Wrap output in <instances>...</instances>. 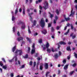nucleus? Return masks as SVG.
I'll use <instances>...</instances> for the list:
<instances>
[{
    "instance_id": "nucleus-45",
    "label": "nucleus",
    "mask_w": 77,
    "mask_h": 77,
    "mask_svg": "<svg viewBox=\"0 0 77 77\" xmlns=\"http://www.w3.org/2000/svg\"><path fill=\"white\" fill-rule=\"evenodd\" d=\"M60 45H59V44H58L57 48H58L59 50L60 49Z\"/></svg>"
},
{
    "instance_id": "nucleus-27",
    "label": "nucleus",
    "mask_w": 77,
    "mask_h": 77,
    "mask_svg": "<svg viewBox=\"0 0 77 77\" xmlns=\"http://www.w3.org/2000/svg\"><path fill=\"white\" fill-rule=\"evenodd\" d=\"M56 13L57 14V15L59 14V11H58V9H57L56 10Z\"/></svg>"
},
{
    "instance_id": "nucleus-61",
    "label": "nucleus",
    "mask_w": 77,
    "mask_h": 77,
    "mask_svg": "<svg viewBox=\"0 0 77 77\" xmlns=\"http://www.w3.org/2000/svg\"><path fill=\"white\" fill-rule=\"evenodd\" d=\"M17 35L18 36H20V32H18L17 33Z\"/></svg>"
},
{
    "instance_id": "nucleus-59",
    "label": "nucleus",
    "mask_w": 77,
    "mask_h": 77,
    "mask_svg": "<svg viewBox=\"0 0 77 77\" xmlns=\"http://www.w3.org/2000/svg\"><path fill=\"white\" fill-rule=\"evenodd\" d=\"M38 35V33L36 32L35 34H34V36H37V35Z\"/></svg>"
},
{
    "instance_id": "nucleus-31",
    "label": "nucleus",
    "mask_w": 77,
    "mask_h": 77,
    "mask_svg": "<svg viewBox=\"0 0 77 77\" xmlns=\"http://www.w3.org/2000/svg\"><path fill=\"white\" fill-rule=\"evenodd\" d=\"M70 26H71V29L72 30H73V29H74V26H73L72 24H70Z\"/></svg>"
},
{
    "instance_id": "nucleus-55",
    "label": "nucleus",
    "mask_w": 77,
    "mask_h": 77,
    "mask_svg": "<svg viewBox=\"0 0 77 77\" xmlns=\"http://www.w3.org/2000/svg\"><path fill=\"white\" fill-rule=\"evenodd\" d=\"M29 2V0H25V3L27 4Z\"/></svg>"
},
{
    "instance_id": "nucleus-44",
    "label": "nucleus",
    "mask_w": 77,
    "mask_h": 77,
    "mask_svg": "<svg viewBox=\"0 0 77 77\" xmlns=\"http://www.w3.org/2000/svg\"><path fill=\"white\" fill-rule=\"evenodd\" d=\"M74 56H75V57L77 58V54L75 53V52L74 53Z\"/></svg>"
},
{
    "instance_id": "nucleus-40",
    "label": "nucleus",
    "mask_w": 77,
    "mask_h": 77,
    "mask_svg": "<svg viewBox=\"0 0 77 77\" xmlns=\"http://www.w3.org/2000/svg\"><path fill=\"white\" fill-rule=\"evenodd\" d=\"M32 49H35V44H34V43H33Z\"/></svg>"
},
{
    "instance_id": "nucleus-14",
    "label": "nucleus",
    "mask_w": 77,
    "mask_h": 77,
    "mask_svg": "<svg viewBox=\"0 0 77 77\" xmlns=\"http://www.w3.org/2000/svg\"><path fill=\"white\" fill-rule=\"evenodd\" d=\"M16 48H17V46H16L14 47L12 49L13 52H14V51H15V50H16Z\"/></svg>"
},
{
    "instance_id": "nucleus-3",
    "label": "nucleus",
    "mask_w": 77,
    "mask_h": 77,
    "mask_svg": "<svg viewBox=\"0 0 77 77\" xmlns=\"http://www.w3.org/2000/svg\"><path fill=\"white\" fill-rule=\"evenodd\" d=\"M44 5H45L43 6V8L45 10H46V9H48V3L47 2L45 1L44 3Z\"/></svg>"
},
{
    "instance_id": "nucleus-38",
    "label": "nucleus",
    "mask_w": 77,
    "mask_h": 77,
    "mask_svg": "<svg viewBox=\"0 0 77 77\" xmlns=\"http://www.w3.org/2000/svg\"><path fill=\"white\" fill-rule=\"evenodd\" d=\"M50 73V72H46V77H47V76H48V74Z\"/></svg>"
},
{
    "instance_id": "nucleus-2",
    "label": "nucleus",
    "mask_w": 77,
    "mask_h": 77,
    "mask_svg": "<svg viewBox=\"0 0 77 77\" xmlns=\"http://www.w3.org/2000/svg\"><path fill=\"white\" fill-rule=\"evenodd\" d=\"M49 46H50V45H49V43L48 42L47 43L46 45V47L47 48V52H48L49 53H50L51 52V49L48 48Z\"/></svg>"
},
{
    "instance_id": "nucleus-15",
    "label": "nucleus",
    "mask_w": 77,
    "mask_h": 77,
    "mask_svg": "<svg viewBox=\"0 0 77 77\" xmlns=\"http://www.w3.org/2000/svg\"><path fill=\"white\" fill-rule=\"evenodd\" d=\"M45 47H46V45H43L42 46V47H43V51H45L46 49V48Z\"/></svg>"
},
{
    "instance_id": "nucleus-48",
    "label": "nucleus",
    "mask_w": 77,
    "mask_h": 77,
    "mask_svg": "<svg viewBox=\"0 0 77 77\" xmlns=\"http://www.w3.org/2000/svg\"><path fill=\"white\" fill-rule=\"evenodd\" d=\"M72 66L73 67H75V66H76V63H74V64H73L72 65Z\"/></svg>"
},
{
    "instance_id": "nucleus-18",
    "label": "nucleus",
    "mask_w": 77,
    "mask_h": 77,
    "mask_svg": "<svg viewBox=\"0 0 77 77\" xmlns=\"http://www.w3.org/2000/svg\"><path fill=\"white\" fill-rule=\"evenodd\" d=\"M58 56L59 55L57 54H55L54 55V57H55V59H57V58H58Z\"/></svg>"
},
{
    "instance_id": "nucleus-52",
    "label": "nucleus",
    "mask_w": 77,
    "mask_h": 77,
    "mask_svg": "<svg viewBox=\"0 0 77 77\" xmlns=\"http://www.w3.org/2000/svg\"><path fill=\"white\" fill-rule=\"evenodd\" d=\"M27 39L28 41H29V42H30V38L28 37L26 38Z\"/></svg>"
},
{
    "instance_id": "nucleus-28",
    "label": "nucleus",
    "mask_w": 77,
    "mask_h": 77,
    "mask_svg": "<svg viewBox=\"0 0 77 77\" xmlns=\"http://www.w3.org/2000/svg\"><path fill=\"white\" fill-rule=\"evenodd\" d=\"M65 20H66V21H69V20H70V18H69V17H68L67 18L65 17Z\"/></svg>"
},
{
    "instance_id": "nucleus-7",
    "label": "nucleus",
    "mask_w": 77,
    "mask_h": 77,
    "mask_svg": "<svg viewBox=\"0 0 77 77\" xmlns=\"http://www.w3.org/2000/svg\"><path fill=\"white\" fill-rule=\"evenodd\" d=\"M59 43L60 44V45H66V43L65 42H64L63 41L60 42H59Z\"/></svg>"
},
{
    "instance_id": "nucleus-17",
    "label": "nucleus",
    "mask_w": 77,
    "mask_h": 77,
    "mask_svg": "<svg viewBox=\"0 0 77 77\" xmlns=\"http://www.w3.org/2000/svg\"><path fill=\"white\" fill-rule=\"evenodd\" d=\"M54 31H55V30H54V28H53V27H51V32H54Z\"/></svg>"
},
{
    "instance_id": "nucleus-10",
    "label": "nucleus",
    "mask_w": 77,
    "mask_h": 77,
    "mask_svg": "<svg viewBox=\"0 0 77 77\" xmlns=\"http://www.w3.org/2000/svg\"><path fill=\"white\" fill-rule=\"evenodd\" d=\"M42 32L43 34H44V35H46V34L47 33V31L46 29H43V31H42Z\"/></svg>"
},
{
    "instance_id": "nucleus-6",
    "label": "nucleus",
    "mask_w": 77,
    "mask_h": 77,
    "mask_svg": "<svg viewBox=\"0 0 77 77\" xmlns=\"http://www.w3.org/2000/svg\"><path fill=\"white\" fill-rule=\"evenodd\" d=\"M33 14V13L32 12L30 14H29V16L30 17V20L31 23H33V18L32 17V15Z\"/></svg>"
},
{
    "instance_id": "nucleus-60",
    "label": "nucleus",
    "mask_w": 77,
    "mask_h": 77,
    "mask_svg": "<svg viewBox=\"0 0 77 77\" xmlns=\"http://www.w3.org/2000/svg\"><path fill=\"white\" fill-rule=\"evenodd\" d=\"M51 37L52 38H53V39H54V35H52Z\"/></svg>"
},
{
    "instance_id": "nucleus-24",
    "label": "nucleus",
    "mask_w": 77,
    "mask_h": 77,
    "mask_svg": "<svg viewBox=\"0 0 77 77\" xmlns=\"http://www.w3.org/2000/svg\"><path fill=\"white\" fill-rule=\"evenodd\" d=\"M23 57L24 59H26V58H28V54H26L25 56H24Z\"/></svg>"
},
{
    "instance_id": "nucleus-62",
    "label": "nucleus",
    "mask_w": 77,
    "mask_h": 77,
    "mask_svg": "<svg viewBox=\"0 0 77 77\" xmlns=\"http://www.w3.org/2000/svg\"><path fill=\"white\" fill-rule=\"evenodd\" d=\"M60 70H58V74H60Z\"/></svg>"
},
{
    "instance_id": "nucleus-34",
    "label": "nucleus",
    "mask_w": 77,
    "mask_h": 77,
    "mask_svg": "<svg viewBox=\"0 0 77 77\" xmlns=\"http://www.w3.org/2000/svg\"><path fill=\"white\" fill-rule=\"evenodd\" d=\"M29 65H30V66H32V65H33V62L32 61H31L29 62Z\"/></svg>"
},
{
    "instance_id": "nucleus-4",
    "label": "nucleus",
    "mask_w": 77,
    "mask_h": 77,
    "mask_svg": "<svg viewBox=\"0 0 77 77\" xmlns=\"http://www.w3.org/2000/svg\"><path fill=\"white\" fill-rule=\"evenodd\" d=\"M22 24V25L21 27L22 30H23V29H24L26 28L25 23H24L21 21H20V22L18 23V24Z\"/></svg>"
},
{
    "instance_id": "nucleus-36",
    "label": "nucleus",
    "mask_w": 77,
    "mask_h": 77,
    "mask_svg": "<svg viewBox=\"0 0 77 77\" xmlns=\"http://www.w3.org/2000/svg\"><path fill=\"white\" fill-rule=\"evenodd\" d=\"M39 42L40 44H41V43H42V40L41 39H40L39 41Z\"/></svg>"
},
{
    "instance_id": "nucleus-20",
    "label": "nucleus",
    "mask_w": 77,
    "mask_h": 77,
    "mask_svg": "<svg viewBox=\"0 0 77 77\" xmlns=\"http://www.w3.org/2000/svg\"><path fill=\"white\" fill-rule=\"evenodd\" d=\"M17 54H16V56L15 57H14V58H15V62H16V61H17Z\"/></svg>"
},
{
    "instance_id": "nucleus-51",
    "label": "nucleus",
    "mask_w": 77,
    "mask_h": 77,
    "mask_svg": "<svg viewBox=\"0 0 77 77\" xmlns=\"http://www.w3.org/2000/svg\"><path fill=\"white\" fill-rule=\"evenodd\" d=\"M76 37L75 35L73 36H72V39H74V38H75Z\"/></svg>"
},
{
    "instance_id": "nucleus-43",
    "label": "nucleus",
    "mask_w": 77,
    "mask_h": 77,
    "mask_svg": "<svg viewBox=\"0 0 77 77\" xmlns=\"http://www.w3.org/2000/svg\"><path fill=\"white\" fill-rule=\"evenodd\" d=\"M24 67H25V65H22L21 67H20V68H21V69L22 68H24Z\"/></svg>"
},
{
    "instance_id": "nucleus-64",
    "label": "nucleus",
    "mask_w": 77,
    "mask_h": 77,
    "mask_svg": "<svg viewBox=\"0 0 77 77\" xmlns=\"http://www.w3.org/2000/svg\"><path fill=\"white\" fill-rule=\"evenodd\" d=\"M65 20H63V19L61 21V23H62L63 22H65Z\"/></svg>"
},
{
    "instance_id": "nucleus-29",
    "label": "nucleus",
    "mask_w": 77,
    "mask_h": 77,
    "mask_svg": "<svg viewBox=\"0 0 77 77\" xmlns=\"http://www.w3.org/2000/svg\"><path fill=\"white\" fill-rule=\"evenodd\" d=\"M40 70H42V69H43V65H40Z\"/></svg>"
},
{
    "instance_id": "nucleus-35",
    "label": "nucleus",
    "mask_w": 77,
    "mask_h": 77,
    "mask_svg": "<svg viewBox=\"0 0 77 77\" xmlns=\"http://www.w3.org/2000/svg\"><path fill=\"white\" fill-rule=\"evenodd\" d=\"M50 18H52L53 17V14H52L51 13H50Z\"/></svg>"
},
{
    "instance_id": "nucleus-9",
    "label": "nucleus",
    "mask_w": 77,
    "mask_h": 77,
    "mask_svg": "<svg viewBox=\"0 0 77 77\" xmlns=\"http://www.w3.org/2000/svg\"><path fill=\"white\" fill-rule=\"evenodd\" d=\"M68 66H69V64H68L65 66L63 68L64 69H65V70H66V69H68Z\"/></svg>"
},
{
    "instance_id": "nucleus-58",
    "label": "nucleus",
    "mask_w": 77,
    "mask_h": 77,
    "mask_svg": "<svg viewBox=\"0 0 77 77\" xmlns=\"http://www.w3.org/2000/svg\"><path fill=\"white\" fill-rule=\"evenodd\" d=\"M51 51H52V52H54V49H53V48H51Z\"/></svg>"
},
{
    "instance_id": "nucleus-39",
    "label": "nucleus",
    "mask_w": 77,
    "mask_h": 77,
    "mask_svg": "<svg viewBox=\"0 0 77 77\" xmlns=\"http://www.w3.org/2000/svg\"><path fill=\"white\" fill-rule=\"evenodd\" d=\"M36 65V62H34L33 63V66L34 67H35V66Z\"/></svg>"
},
{
    "instance_id": "nucleus-49",
    "label": "nucleus",
    "mask_w": 77,
    "mask_h": 77,
    "mask_svg": "<svg viewBox=\"0 0 77 77\" xmlns=\"http://www.w3.org/2000/svg\"><path fill=\"white\" fill-rule=\"evenodd\" d=\"M60 28V27L59 26H57V30H59V28Z\"/></svg>"
},
{
    "instance_id": "nucleus-37",
    "label": "nucleus",
    "mask_w": 77,
    "mask_h": 77,
    "mask_svg": "<svg viewBox=\"0 0 77 77\" xmlns=\"http://www.w3.org/2000/svg\"><path fill=\"white\" fill-rule=\"evenodd\" d=\"M2 61H3L4 63H6V62L5 60V59L4 58H2Z\"/></svg>"
},
{
    "instance_id": "nucleus-25",
    "label": "nucleus",
    "mask_w": 77,
    "mask_h": 77,
    "mask_svg": "<svg viewBox=\"0 0 77 77\" xmlns=\"http://www.w3.org/2000/svg\"><path fill=\"white\" fill-rule=\"evenodd\" d=\"M74 72V71H72L69 73V75H72L73 74V73Z\"/></svg>"
},
{
    "instance_id": "nucleus-23",
    "label": "nucleus",
    "mask_w": 77,
    "mask_h": 77,
    "mask_svg": "<svg viewBox=\"0 0 77 77\" xmlns=\"http://www.w3.org/2000/svg\"><path fill=\"white\" fill-rule=\"evenodd\" d=\"M69 29H68L67 32L64 33V35H68V33H69Z\"/></svg>"
},
{
    "instance_id": "nucleus-47",
    "label": "nucleus",
    "mask_w": 77,
    "mask_h": 77,
    "mask_svg": "<svg viewBox=\"0 0 77 77\" xmlns=\"http://www.w3.org/2000/svg\"><path fill=\"white\" fill-rule=\"evenodd\" d=\"M51 26V23H48V27H50Z\"/></svg>"
},
{
    "instance_id": "nucleus-5",
    "label": "nucleus",
    "mask_w": 77,
    "mask_h": 77,
    "mask_svg": "<svg viewBox=\"0 0 77 77\" xmlns=\"http://www.w3.org/2000/svg\"><path fill=\"white\" fill-rule=\"evenodd\" d=\"M73 8H72V10L70 12V14L69 15V17H71V16L73 17L74 15L75 14V11H73Z\"/></svg>"
},
{
    "instance_id": "nucleus-50",
    "label": "nucleus",
    "mask_w": 77,
    "mask_h": 77,
    "mask_svg": "<svg viewBox=\"0 0 77 77\" xmlns=\"http://www.w3.org/2000/svg\"><path fill=\"white\" fill-rule=\"evenodd\" d=\"M13 32H15V28L14 27L13 28Z\"/></svg>"
},
{
    "instance_id": "nucleus-53",
    "label": "nucleus",
    "mask_w": 77,
    "mask_h": 77,
    "mask_svg": "<svg viewBox=\"0 0 77 77\" xmlns=\"http://www.w3.org/2000/svg\"><path fill=\"white\" fill-rule=\"evenodd\" d=\"M39 8L40 9H41V10H42V6H41L40 5L39 6Z\"/></svg>"
},
{
    "instance_id": "nucleus-13",
    "label": "nucleus",
    "mask_w": 77,
    "mask_h": 77,
    "mask_svg": "<svg viewBox=\"0 0 77 77\" xmlns=\"http://www.w3.org/2000/svg\"><path fill=\"white\" fill-rule=\"evenodd\" d=\"M33 24V25H32V27H33L34 26H36V21L35 20H34Z\"/></svg>"
},
{
    "instance_id": "nucleus-54",
    "label": "nucleus",
    "mask_w": 77,
    "mask_h": 77,
    "mask_svg": "<svg viewBox=\"0 0 77 77\" xmlns=\"http://www.w3.org/2000/svg\"><path fill=\"white\" fill-rule=\"evenodd\" d=\"M20 51V50H17L16 51V52H15V53H16V54H17L18 53V52H19Z\"/></svg>"
},
{
    "instance_id": "nucleus-22",
    "label": "nucleus",
    "mask_w": 77,
    "mask_h": 77,
    "mask_svg": "<svg viewBox=\"0 0 77 77\" xmlns=\"http://www.w3.org/2000/svg\"><path fill=\"white\" fill-rule=\"evenodd\" d=\"M3 68L4 69H6L7 68V65H5V66H3Z\"/></svg>"
},
{
    "instance_id": "nucleus-11",
    "label": "nucleus",
    "mask_w": 77,
    "mask_h": 77,
    "mask_svg": "<svg viewBox=\"0 0 77 77\" xmlns=\"http://www.w3.org/2000/svg\"><path fill=\"white\" fill-rule=\"evenodd\" d=\"M66 50L67 51H71V47H70V46H68L67 47Z\"/></svg>"
},
{
    "instance_id": "nucleus-26",
    "label": "nucleus",
    "mask_w": 77,
    "mask_h": 77,
    "mask_svg": "<svg viewBox=\"0 0 77 77\" xmlns=\"http://www.w3.org/2000/svg\"><path fill=\"white\" fill-rule=\"evenodd\" d=\"M30 47H28V50H27L28 53H29V52H30Z\"/></svg>"
},
{
    "instance_id": "nucleus-57",
    "label": "nucleus",
    "mask_w": 77,
    "mask_h": 77,
    "mask_svg": "<svg viewBox=\"0 0 77 77\" xmlns=\"http://www.w3.org/2000/svg\"><path fill=\"white\" fill-rule=\"evenodd\" d=\"M59 56H61V54H62V52L59 51Z\"/></svg>"
},
{
    "instance_id": "nucleus-8",
    "label": "nucleus",
    "mask_w": 77,
    "mask_h": 77,
    "mask_svg": "<svg viewBox=\"0 0 77 77\" xmlns=\"http://www.w3.org/2000/svg\"><path fill=\"white\" fill-rule=\"evenodd\" d=\"M23 38L22 37H20L17 38V41L18 42L20 41H23Z\"/></svg>"
},
{
    "instance_id": "nucleus-56",
    "label": "nucleus",
    "mask_w": 77,
    "mask_h": 77,
    "mask_svg": "<svg viewBox=\"0 0 77 77\" xmlns=\"http://www.w3.org/2000/svg\"><path fill=\"white\" fill-rule=\"evenodd\" d=\"M73 35H74V33H72L70 35V37H72L73 36Z\"/></svg>"
},
{
    "instance_id": "nucleus-19",
    "label": "nucleus",
    "mask_w": 77,
    "mask_h": 77,
    "mask_svg": "<svg viewBox=\"0 0 77 77\" xmlns=\"http://www.w3.org/2000/svg\"><path fill=\"white\" fill-rule=\"evenodd\" d=\"M18 8H16L15 11V14L16 15H17V13H18Z\"/></svg>"
},
{
    "instance_id": "nucleus-33",
    "label": "nucleus",
    "mask_w": 77,
    "mask_h": 77,
    "mask_svg": "<svg viewBox=\"0 0 77 77\" xmlns=\"http://www.w3.org/2000/svg\"><path fill=\"white\" fill-rule=\"evenodd\" d=\"M23 15H25V8H24L23 9Z\"/></svg>"
},
{
    "instance_id": "nucleus-41",
    "label": "nucleus",
    "mask_w": 77,
    "mask_h": 77,
    "mask_svg": "<svg viewBox=\"0 0 77 77\" xmlns=\"http://www.w3.org/2000/svg\"><path fill=\"white\" fill-rule=\"evenodd\" d=\"M14 20H15V17H14V16H13L12 18V21H14Z\"/></svg>"
},
{
    "instance_id": "nucleus-32",
    "label": "nucleus",
    "mask_w": 77,
    "mask_h": 77,
    "mask_svg": "<svg viewBox=\"0 0 77 77\" xmlns=\"http://www.w3.org/2000/svg\"><path fill=\"white\" fill-rule=\"evenodd\" d=\"M28 32L29 33H30H30H31V31H30V28L29 26H28Z\"/></svg>"
},
{
    "instance_id": "nucleus-46",
    "label": "nucleus",
    "mask_w": 77,
    "mask_h": 77,
    "mask_svg": "<svg viewBox=\"0 0 77 77\" xmlns=\"http://www.w3.org/2000/svg\"><path fill=\"white\" fill-rule=\"evenodd\" d=\"M14 59V58H13L11 60H9V62H12V61H13Z\"/></svg>"
},
{
    "instance_id": "nucleus-63",
    "label": "nucleus",
    "mask_w": 77,
    "mask_h": 77,
    "mask_svg": "<svg viewBox=\"0 0 77 77\" xmlns=\"http://www.w3.org/2000/svg\"><path fill=\"white\" fill-rule=\"evenodd\" d=\"M37 59L38 60H41V58L38 57V58H37Z\"/></svg>"
},
{
    "instance_id": "nucleus-42",
    "label": "nucleus",
    "mask_w": 77,
    "mask_h": 77,
    "mask_svg": "<svg viewBox=\"0 0 77 77\" xmlns=\"http://www.w3.org/2000/svg\"><path fill=\"white\" fill-rule=\"evenodd\" d=\"M66 62V60H64L63 61V63L64 64H65Z\"/></svg>"
},
{
    "instance_id": "nucleus-1",
    "label": "nucleus",
    "mask_w": 77,
    "mask_h": 77,
    "mask_svg": "<svg viewBox=\"0 0 77 77\" xmlns=\"http://www.w3.org/2000/svg\"><path fill=\"white\" fill-rule=\"evenodd\" d=\"M40 24H41V26L42 28L45 27V21L44 20V18H42L41 19L40 21Z\"/></svg>"
},
{
    "instance_id": "nucleus-30",
    "label": "nucleus",
    "mask_w": 77,
    "mask_h": 77,
    "mask_svg": "<svg viewBox=\"0 0 77 77\" xmlns=\"http://www.w3.org/2000/svg\"><path fill=\"white\" fill-rule=\"evenodd\" d=\"M3 63V62L1 61H0V65L1 66H3V64L2 63Z\"/></svg>"
},
{
    "instance_id": "nucleus-12",
    "label": "nucleus",
    "mask_w": 77,
    "mask_h": 77,
    "mask_svg": "<svg viewBox=\"0 0 77 77\" xmlns=\"http://www.w3.org/2000/svg\"><path fill=\"white\" fill-rule=\"evenodd\" d=\"M45 69H47L48 68V63H45Z\"/></svg>"
},
{
    "instance_id": "nucleus-21",
    "label": "nucleus",
    "mask_w": 77,
    "mask_h": 77,
    "mask_svg": "<svg viewBox=\"0 0 77 77\" xmlns=\"http://www.w3.org/2000/svg\"><path fill=\"white\" fill-rule=\"evenodd\" d=\"M19 55L20 56H21V54H22V50H19Z\"/></svg>"
},
{
    "instance_id": "nucleus-16",
    "label": "nucleus",
    "mask_w": 77,
    "mask_h": 77,
    "mask_svg": "<svg viewBox=\"0 0 77 77\" xmlns=\"http://www.w3.org/2000/svg\"><path fill=\"white\" fill-rule=\"evenodd\" d=\"M34 53H35V50L34 49H32L31 51V54H33Z\"/></svg>"
}]
</instances>
